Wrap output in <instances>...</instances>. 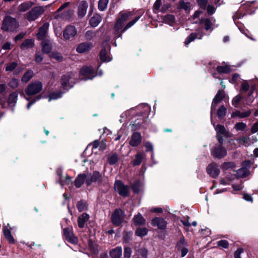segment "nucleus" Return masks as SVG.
<instances>
[{
  "label": "nucleus",
  "mask_w": 258,
  "mask_h": 258,
  "mask_svg": "<svg viewBox=\"0 0 258 258\" xmlns=\"http://www.w3.org/2000/svg\"><path fill=\"white\" fill-rule=\"evenodd\" d=\"M18 84L19 81L16 79H12L9 83V86L13 89L17 88L18 86Z\"/></svg>",
  "instance_id": "54"
},
{
  "label": "nucleus",
  "mask_w": 258,
  "mask_h": 258,
  "mask_svg": "<svg viewBox=\"0 0 258 258\" xmlns=\"http://www.w3.org/2000/svg\"><path fill=\"white\" fill-rule=\"evenodd\" d=\"M163 21L166 24L173 25L175 22V18L173 15H168L164 17Z\"/></svg>",
  "instance_id": "41"
},
{
  "label": "nucleus",
  "mask_w": 258,
  "mask_h": 258,
  "mask_svg": "<svg viewBox=\"0 0 258 258\" xmlns=\"http://www.w3.org/2000/svg\"><path fill=\"white\" fill-rule=\"evenodd\" d=\"M118 155L115 153H111L107 155V162L110 165H114L118 161Z\"/></svg>",
  "instance_id": "31"
},
{
  "label": "nucleus",
  "mask_w": 258,
  "mask_h": 258,
  "mask_svg": "<svg viewBox=\"0 0 258 258\" xmlns=\"http://www.w3.org/2000/svg\"><path fill=\"white\" fill-rule=\"evenodd\" d=\"M258 132V122L255 123L251 129V132L253 134Z\"/></svg>",
  "instance_id": "64"
},
{
  "label": "nucleus",
  "mask_w": 258,
  "mask_h": 258,
  "mask_svg": "<svg viewBox=\"0 0 258 258\" xmlns=\"http://www.w3.org/2000/svg\"><path fill=\"white\" fill-rule=\"evenodd\" d=\"M199 23L201 25H202L206 30L209 31L210 30L211 32L212 31V23L208 19H202L200 20Z\"/></svg>",
  "instance_id": "32"
},
{
  "label": "nucleus",
  "mask_w": 258,
  "mask_h": 258,
  "mask_svg": "<svg viewBox=\"0 0 258 258\" xmlns=\"http://www.w3.org/2000/svg\"><path fill=\"white\" fill-rule=\"evenodd\" d=\"M251 113V110H249L246 111L241 112L239 110H236L234 112H233L231 114L232 117H234L236 116L239 117L240 118H244L248 117L250 115Z\"/></svg>",
  "instance_id": "28"
},
{
  "label": "nucleus",
  "mask_w": 258,
  "mask_h": 258,
  "mask_svg": "<svg viewBox=\"0 0 258 258\" xmlns=\"http://www.w3.org/2000/svg\"><path fill=\"white\" fill-rule=\"evenodd\" d=\"M243 252L242 248H238L234 253V258H241L240 254Z\"/></svg>",
  "instance_id": "61"
},
{
  "label": "nucleus",
  "mask_w": 258,
  "mask_h": 258,
  "mask_svg": "<svg viewBox=\"0 0 258 258\" xmlns=\"http://www.w3.org/2000/svg\"><path fill=\"white\" fill-rule=\"evenodd\" d=\"M243 99V96L240 94H238L236 96L233 98L232 100V104L235 107H238L240 101Z\"/></svg>",
  "instance_id": "40"
},
{
  "label": "nucleus",
  "mask_w": 258,
  "mask_h": 258,
  "mask_svg": "<svg viewBox=\"0 0 258 258\" xmlns=\"http://www.w3.org/2000/svg\"><path fill=\"white\" fill-rule=\"evenodd\" d=\"M226 108L223 106L221 105L217 110V115L219 118L223 117L226 113Z\"/></svg>",
  "instance_id": "43"
},
{
  "label": "nucleus",
  "mask_w": 258,
  "mask_h": 258,
  "mask_svg": "<svg viewBox=\"0 0 258 258\" xmlns=\"http://www.w3.org/2000/svg\"><path fill=\"white\" fill-rule=\"evenodd\" d=\"M236 141L240 145L244 146L245 147L249 146L253 143V142H252L249 136L241 137L238 138Z\"/></svg>",
  "instance_id": "22"
},
{
  "label": "nucleus",
  "mask_w": 258,
  "mask_h": 258,
  "mask_svg": "<svg viewBox=\"0 0 258 258\" xmlns=\"http://www.w3.org/2000/svg\"><path fill=\"white\" fill-rule=\"evenodd\" d=\"M144 157V155L141 153L137 154L135 159L133 161V164L135 166L139 165Z\"/></svg>",
  "instance_id": "38"
},
{
  "label": "nucleus",
  "mask_w": 258,
  "mask_h": 258,
  "mask_svg": "<svg viewBox=\"0 0 258 258\" xmlns=\"http://www.w3.org/2000/svg\"><path fill=\"white\" fill-rule=\"evenodd\" d=\"M217 244L219 246H221L224 248L228 247L229 243L227 241L225 240H221L218 242Z\"/></svg>",
  "instance_id": "56"
},
{
  "label": "nucleus",
  "mask_w": 258,
  "mask_h": 258,
  "mask_svg": "<svg viewBox=\"0 0 258 258\" xmlns=\"http://www.w3.org/2000/svg\"><path fill=\"white\" fill-rule=\"evenodd\" d=\"M215 129L217 132V135L218 136H227L228 132L226 131L224 126L220 124L215 125V123H213Z\"/></svg>",
  "instance_id": "25"
},
{
  "label": "nucleus",
  "mask_w": 258,
  "mask_h": 258,
  "mask_svg": "<svg viewBox=\"0 0 258 258\" xmlns=\"http://www.w3.org/2000/svg\"><path fill=\"white\" fill-rule=\"evenodd\" d=\"M152 224L157 226L160 229H164L166 227L167 222L162 218L156 217L152 220Z\"/></svg>",
  "instance_id": "16"
},
{
  "label": "nucleus",
  "mask_w": 258,
  "mask_h": 258,
  "mask_svg": "<svg viewBox=\"0 0 258 258\" xmlns=\"http://www.w3.org/2000/svg\"><path fill=\"white\" fill-rule=\"evenodd\" d=\"M140 182L139 181H136L132 185L133 190L135 192H138L140 191Z\"/></svg>",
  "instance_id": "58"
},
{
  "label": "nucleus",
  "mask_w": 258,
  "mask_h": 258,
  "mask_svg": "<svg viewBox=\"0 0 258 258\" xmlns=\"http://www.w3.org/2000/svg\"><path fill=\"white\" fill-rule=\"evenodd\" d=\"M50 6V5H48L45 7L41 6L34 7L27 14L26 17L27 20L28 21H34L36 20L44 13L45 8Z\"/></svg>",
  "instance_id": "6"
},
{
  "label": "nucleus",
  "mask_w": 258,
  "mask_h": 258,
  "mask_svg": "<svg viewBox=\"0 0 258 258\" xmlns=\"http://www.w3.org/2000/svg\"><path fill=\"white\" fill-rule=\"evenodd\" d=\"M86 181V174H80L78 175L75 181V185L77 187H80Z\"/></svg>",
  "instance_id": "33"
},
{
  "label": "nucleus",
  "mask_w": 258,
  "mask_h": 258,
  "mask_svg": "<svg viewBox=\"0 0 258 258\" xmlns=\"http://www.w3.org/2000/svg\"><path fill=\"white\" fill-rule=\"evenodd\" d=\"M237 174L240 177H244L249 174V171L245 168H242L238 170Z\"/></svg>",
  "instance_id": "45"
},
{
  "label": "nucleus",
  "mask_w": 258,
  "mask_h": 258,
  "mask_svg": "<svg viewBox=\"0 0 258 258\" xmlns=\"http://www.w3.org/2000/svg\"><path fill=\"white\" fill-rule=\"evenodd\" d=\"M132 253V249L128 247H125L124 250V256L125 258H130Z\"/></svg>",
  "instance_id": "57"
},
{
  "label": "nucleus",
  "mask_w": 258,
  "mask_h": 258,
  "mask_svg": "<svg viewBox=\"0 0 258 258\" xmlns=\"http://www.w3.org/2000/svg\"><path fill=\"white\" fill-rule=\"evenodd\" d=\"M33 5V3L31 2H26L21 4L19 7V10L20 12H25Z\"/></svg>",
  "instance_id": "37"
},
{
  "label": "nucleus",
  "mask_w": 258,
  "mask_h": 258,
  "mask_svg": "<svg viewBox=\"0 0 258 258\" xmlns=\"http://www.w3.org/2000/svg\"><path fill=\"white\" fill-rule=\"evenodd\" d=\"M75 75L72 73H68L61 77L60 82L62 87L64 89H69L73 87L74 83Z\"/></svg>",
  "instance_id": "5"
},
{
  "label": "nucleus",
  "mask_w": 258,
  "mask_h": 258,
  "mask_svg": "<svg viewBox=\"0 0 258 258\" xmlns=\"http://www.w3.org/2000/svg\"><path fill=\"white\" fill-rule=\"evenodd\" d=\"M102 20L101 17L98 14L94 15L90 20V24L93 27L97 26Z\"/></svg>",
  "instance_id": "27"
},
{
  "label": "nucleus",
  "mask_w": 258,
  "mask_h": 258,
  "mask_svg": "<svg viewBox=\"0 0 258 258\" xmlns=\"http://www.w3.org/2000/svg\"><path fill=\"white\" fill-rule=\"evenodd\" d=\"M133 221L136 225H142L145 224V220L140 214L134 216Z\"/></svg>",
  "instance_id": "34"
},
{
  "label": "nucleus",
  "mask_w": 258,
  "mask_h": 258,
  "mask_svg": "<svg viewBox=\"0 0 258 258\" xmlns=\"http://www.w3.org/2000/svg\"><path fill=\"white\" fill-rule=\"evenodd\" d=\"M131 125H132V129L134 130H138L142 125V124H141V122L137 120H136L134 123L131 124Z\"/></svg>",
  "instance_id": "60"
},
{
  "label": "nucleus",
  "mask_w": 258,
  "mask_h": 258,
  "mask_svg": "<svg viewBox=\"0 0 258 258\" xmlns=\"http://www.w3.org/2000/svg\"><path fill=\"white\" fill-rule=\"evenodd\" d=\"M246 126V125L244 122H238L234 125V128L237 131H243Z\"/></svg>",
  "instance_id": "47"
},
{
  "label": "nucleus",
  "mask_w": 258,
  "mask_h": 258,
  "mask_svg": "<svg viewBox=\"0 0 258 258\" xmlns=\"http://www.w3.org/2000/svg\"><path fill=\"white\" fill-rule=\"evenodd\" d=\"M186 243L185 242V240L183 238H181L180 240L177 243V248L179 250L180 248H182V247H184L186 246Z\"/></svg>",
  "instance_id": "55"
},
{
  "label": "nucleus",
  "mask_w": 258,
  "mask_h": 258,
  "mask_svg": "<svg viewBox=\"0 0 258 258\" xmlns=\"http://www.w3.org/2000/svg\"><path fill=\"white\" fill-rule=\"evenodd\" d=\"M50 57L54 58L58 61H61L63 59L62 56L58 52H52L50 54Z\"/></svg>",
  "instance_id": "50"
},
{
  "label": "nucleus",
  "mask_w": 258,
  "mask_h": 258,
  "mask_svg": "<svg viewBox=\"0 0 258 258\" xmlns=\"http://www.w3.org/2000/svg\"><path fill=\"white\" fill-rule=\"evenodd\" d=\"M33 72L31 70H28L24 74L22 77V82L25 83H27L33 77Z\"/></svg>",
  "instance_id": "36"
},
{
  "label": "nucleus",
  "mask_w": 258,
  "mask_h": 258,
  "mask_svg": "<svg viewBox=\"0 0 258 258\" xmlns=\"http://www.w3.org/2000/svg\"><path fill=\"white\" fill-rule=\"evenodd\" d=\"M233 167V163H231V162L225 163L222 166V169H223L224 170L227 169L229 168H232Z\"/></svg>",
  "instance_id": "62"
},
{
  "label": "nucleus",
  "mask_w": 258,
  "mask_h": 258,
  "mask_svg": "<svg viewBox=\"0 0 258 258\" xmlns=\"http://www.w3.org/2000/svg\"><path fill=\"white\" fill-rule=\"evenodd\" d=\"M77 32L75 27L68 26L63 31V36L64 39L69 40L77 35Z\"/></svg>",
  "instance_id": "13"
},
{
  "label": "nucleus",
  "mask_w": 258,
  "mask_h": 258,
  "mask_svg": "<svg viewBox=\"0 0 258 258\" xmlns=\"http://www.w3.org/2000/svg\"><path fill=\"white\" fill-rule=\"evenodd\" d=\"M34 44V40L32 39L25 40L21 44V48L22 49L31 48Z\"/></svg>",
  "instance_id": "35"
},
{
  "label": "nucleus",
  "mask_w": 258,
  "mask_h": 258,
  "mask_svg": "<svg viewBox=\"0 0 258 258\" xmlns=\"http://www.w3.org/2000/svg\"><path fill=\"white\" fill-rule=\"evenodd\" d=\"M141 134L139 133H135L132 136L130 144L133 147H136L141 142Z\"/></svg>",
  "instance_id": "21"
},
{
  "label": "nucleus",
  "mask_w": 258,
  "mask_h": 258,
  "mask_svg": "<svg viewBox=\"0 0 258 258\" xmlns=\"http://www.w3.org/2000/svg\"><path fill=\"white\" fill-rule=\"evenodd\" d=\"M88 247L89 249L92 251L93 254H97L98 252L97 245L93 242L91 240H89Z\"/></svg>",
  "instance_id": "39"
},
{
  "label": "nucleus",
  "mask_w": 258,
  "mask_h": 258,
  "mask_svg": "<svg viewBox=\"0 0 258 258\" xmlns=\"http://www.w3.org/2000/svg\"><path fill=\"white\" fill-rule=\"evenodd\" d=\"M217 70L219 73H227L230 72V68L227 66H218L217 67Z\"/></svg>",
  "instance_id": "46"
},
{
  "label": "nucleus",
  "mask_w": 258,
  "mask_h": 258,
  "mask_svg": "<svg viewBox=\"0 0 258 258\" xmlns=\"http://www.w3.org/2000/svg\"><path fill=\"white\" fill-rule=\"evenodd\" d=\"M88 8V4L85 1H82L79 5L78 9V14L81 17H83L85 15L87 9Z\"/></svg>",
  "instance_id": "26"
},
{
  "label": "nucleus",
  "mask_w": 258,
  "mask_h": 258,
  "mask_svg": "<svg viewBox=\"0 0 258 258\" xmlns=\"http://www.w3.org/2000/svg\"><path fill=\"white\" fill-rule=\"evenodd\" d=\"M203 33L201 31L192 33L186 38L184 43L186 45H187L196 38H198V39H201L203 38Z\"/></svg>",
  "instance_id": "17"
},
{
  "label": "nucleus",
  "mask_w": 258,
  "mask_h": 258,
  "mask_svg": "<svg viewBox=\"0 0 258 258\" xmlns=\"http://www.w3.org/2000/svg\"><path fill=\"white\" fill-rule=\"evenodd\" d=\"M63 235L66 239L72 244H77L78 239L74 234L72 228H66L63 229Z\"/></svg>",
  "instance_id": "12"
},
{
  "label": "nucleus",
  "mask_w": 258,
  "mask_h": 258,
  "mask_svg": "<svg viewBox=\"0 0 258 258\" xmlns=\"http://www.w3.org/2000/svg\"><path fill=\"white\" fill-rule=\"evenodd\" d=\"M18 95L16 93H13L10 94L9 98V103H15L17 100Z\"/></svg>",
  "instance_id": "53"
},
{
  "label": "nucleus",
  "mask_w": 258,
  "mask_h": 258,
  "mask_svg": "<svg viewBox=\"0 0 258 258\" xmlns=\"http://www.w3.org/2000/svg\"><path fill=\"white\" fill-rule=\"evenodd\" d=\"M249 88V84L247 82L245 81L241 84V92H246Z\"/></svg>",
  "instance_id": "59"
},
{
  "label": "nucleus",
  "mask_w": 258,
  "mask_h": 258,
  "mask_svg": "<svg viewBox=\"0 0 258 258\" xmlns=\"http://www.w3.org/2000/svg\"><path fill=\"white\" fill-rule=\"evenodd\" d=\"M42 50L44 53H48L52 49V46L50 42L48 40H44L41 43Z\"/></svg>",
  "instance_id": "30"
},
{
  "label": "nucleus",
  "mask_w": 258,
  "mask_h": 258,
  "mask_svg": "<svg viewBox=\"0 0 258 258\" xmlns=\"http://www.w3.org/2000/svg\"><path fill=\"white\" fill-rule=\"evenodd\" d=\"M109 48L108 47L107 49H102L100 52V58L102 61H109L111 60V58L109 54Z\"/></svg>",
  "instance_id": "23"
},
{
  "label": "nucleus",
  "mask_w": 258,
  "mask_h": 258,
  "mask_svg": "<svg viewBox=\"0 0 258 258\" xmlns=\"http://www.w3.org/2000/svg\"><path fill=\"white\" fill-rule=\"evenodd\" d=\"M114 189L122 197H126L129 196L130 189L128 186L124 185L120 180H116L115 182Z\"/></svg>",
  "instance_id": "7"
},
{
  "label": "nucleus",
  "mask_w": 258,
  "mask_h": 258,
  "mask_svg": "<svg viewBox=\"0 0 258 258\" xmlns=\"http://www.w3.org/2000/svg\"><path fill=\"white\" fill-rule=\"evenodd\" d=\"M89 216L86 213H83L78 218V226L80 228H84L86 222L89 220Z\"/></svg>",
  "instance_id": "24"
},
{
  "label": "nucleus",
  "mask_w": 258,
  "mask_h": 258,
  "mask_svg": "<svg viewBox=\"0 0 258 258\" xmlns=\"http://www.w3.org/2000/svg\"><path fill=\"white\" fill-rule=\"evenodd\" d=\"M80 74L85 80L92 79L95 76V73L92 67H84L80 71Z\"/></svg>",
  "instance_id": "10"
},
{
  "label": "nucleus",
  "mask_w": 258,
  "mask_h": 258,
  "mask_svg": "<svg viewBox=\"0 0 258 258\" xmlns=\"http://www.w3.org/2000/svg\"><path fill=\"white\" fill-rule=\"evenodd\" d=\"M227 154V151L225 149L221 146H218L215 147L212 155L213 156L218 158H222L225 156Z\"/></svg>",
  "instance_id": "19"
},
{
  "label": "nucleus",
  "mask_w": 258,
  "mask_h": 258,
  "mask_svg": "<svg viewBox=\"0 0 258 258\" xmlns=\"http://www.w3.org/2000/svg\"><path fill=\"white\" fill-rule=\"evenodd\" d=\"M96 36L95 32L92 31H88L86 32L85 37L87 40H91Z\"/></svg>",
  "instance_id": "52"
},
{
  "label": "nucleus",
  "mask_w": 258,
  "mask_h": 258,
  "mask_svg": "<svg viewBox=\"0 0 258 258\" xmlns=\"http://www.w3.org/2000/svg\"><path fill=\"white\" fill-rule=\"evenodd\" d=\"M42 88L43 85L40 81H33L26 88L25 92L27 95H34L40 92Z\"/></svg>",
  "instance_id": "4"
},
{
  "label": "nucleus",
  "mask_w": 258,
  "mask_h": 258,
  "mask_svg": "<svg viewBox=\"0 0 258 258\" xmlns=\"http://www.w3.org/2000/svg\"><path fill=\"white\" fill-rule=\"evenodd\" d=\"M77 207L79 212H82L86 210L87 205L86 203H84L82 201H79L77 203Z\"/></svg>",
  "instance_id": "48"
},
{
  "label": "nucleus",
  "mask_w": 258,
  "mask_h": 258,
  "mask_svg": "<svg viewBox=\"0 0 258 258\" xmlns=\"http://www.w3.org/2000/svg\"><path fill=\"white\" fill-rule=\"evenodd\" d=\"M108 0H99L98 2V9L100 11L105 10L107 6Z\"/></svg>",
  "instance_id": "42"
},
{
  "label": "nucleus",
  "mask_w": 258,
  "mask_h": 258,
  "mask_svg": "<svg viewBox=\"0 0 258 258\" xmlns=\"http://www.w3.org/2000/svg\"><path fill=\"white\" fill-rule=\"evenodd\" d=\"M17 66V64L16 62H12L8 63L6 67V71H12L16 68Z\"/></svg>",
  "instance_id": "51"
},
{
  "label": "nucleus",
  "mask_w": 258,
  "mask_h": 258,
  "mask_svg": "<svg viewBox=\"0 0 258 258\" xmlns=\"http://www.w3.org/2000/svg\"><path fill=\"white\" fill-rule=\"evenodd\" d=\"M61 96V93L59 92H54L50 94L48 96V101H50L51 100L57 99Z\"/></svg>",
  "instance_id": "49"
},
{
  "label": "nucleus",
  "mask_w": 258,
  "mask_h": 258,
  "mask_svg": "<svg viewBox=\"0 0 258 258\" xmlns=\"http://www.w3.org/2000/svg\"><path fill=\"white\" fill-rule=\"evenodd\" d=\"M125 217L124 213L121 209H116L112 215V222L116 226L119 225Z\"/></svg>",
  "instance_id": "9"
},
{
  "label": "nucleus",
  "mask_w": 258,
  "mask_h": 258,
  "mask_svg": "<svg viewBox=\"0 0 258 258\" xmlns=\"http://www.w3.org/2000/svg\"><path fill=\"white\" fill-rule=\"evenodd\" d=\"M207 173L213 177H216L220 173V170L216 164H210L207 168Z\"/></svg>",
  "instance_id": "18"
},
{
  "label": "nucleus",
  "mask_w": 258,
  "mask_h": 258,
  "mask_svg": "<svg viewBox=\"0 0 258 258\" xmlns=\"http://www.w3.org/2000/svg\"><path fill=\"white\" fill-rule=\"evenodd\" d=\"M148 229L146 228H138L136 231V234L139 236L143 237L147 235Z\"/></svg>",
  "instance_id": "44"
},
{
  "label": "nucleus",
  "mask_w": 258,
  "mask_h": 258,
  "mask_svg": "<svg viewBox=\"0 0 258 258\" xmlns=\"http://www.w3.org/2000/svg\"><path fill=\"white\" fill-rule=\"evenodd\" d=\"M92 43L89 42H83L79 44L77 48L76 51L79 53H83L90 50L92 47Z\"/></svg>",
  "instance_id": "14"
},
{
  "label": "nucleus",
  "mask_w": 258,
  "mask_h": 258,
  "mask_svg": "<svg viewBox=\"0 0 258 258\" xmlns=\"http://www.w3.org/2000/svg\"><path fill=\"white\" fill-rule=\"evenodd\" d=\"M48 27V23H45L39 29L38 32L36 35L38 39L43 40L46 38Z\"/></svg>",
  "instance_id": "15"
},
{
  "label": "nucleus",
  "mask_w": 258,
  "mask_h": 258,
  "mask_svg": "<svg viewBox=\"0 0 258 258\" xmlns=\"http://www.w3.org/2000/svg\"><path fill=\"white\" fill-rule=\"evenodd\" d=\"M162 3V0H156L154 5V9L159 10Z\"/></svg>",
  "instance_id": "63"
},
{
  "label": "nucleus",
  "mask_w": 258,
  "mask_h": 258,
  "mask_svg": "<svg viewBox=\"0 0 258 258\" xmlns=\"http://www.w3.org/2000/svg\"><path fill=\"white\" fill-rule=\"evenodd\" d=\"M61 172L62 170L61 169H57V173L59 176V182L61 185L62 186L65 184H69L70 183H71L72 178L68 175H66L64 177H63L61 174Z\"/></svg>",
  "instance_id": "20"
},
{
  "label": "nucleus",
  "mask_w": 258,
  "mask_h": 258,
  "mask_svg": "<svg viewBox=\"0 0 258 258\" xmlns=\"http://www.w3.org/2000/svg\"><path fill=\"white\" fill-rule=\"evenodd\" d=\"M111 258H120L122 255V248L121 247H116L112 249L109 253Z\"/></svg>",
  "instance_id": "29"
},
{
  "label": "nucleus",
  "mask_w": 258,
  "mask_h": 258,
  "mask_svg": "<svg viewBox=\"0 0 258 258\" xmlns=\"http://www.w3.org/2000/svg\"><path fill=\"white\" fill-rule=\"evenodd\" d=\"M225 96L224 91L223 90H219L216 96L214 98L211 109V115L215 111L217 104L224 98Z\"/></svg>",
  "instance_id": "11"
},
{
  "label": "nucleus",
  "mask_w": 258,
  "mask_h": 258,
  "mask_svg": "<svg viewBox=\"0 0 258 258\" xmlns=\"http://www.w3.org/2000/svg\"><path fill=\"white\" fill-rule=\"evenodd\" d=\"M86 174V183L90 185L92 182H97L101 183L102 180V177L101 174L97 171H94L92 173H87Z\"/></svg>",
  "instance_id": "8"
},
{
  "label": "nucleus",
  "mask_w": 258,
  "mask_h": 258,
  "mask_svg": "<svg viewBox=\"0 0 258 258\" xmlns=\"http://www.w3.org/2000/svg\"><path fill=\"white\" fill-rule=\"evenodd\" d=\"M18 27L19 24L16 19L8 16L4 18L1 28L5 31L13 32Z\"/></svg>",
  "instance_id": "3"
},
{
  "label": "nucleus",
  "mask_w": 258,
  "mask_h": 258,
  "mask_svg": "<svg viewBox=\"0 0 258 258\" xmlns=\"http://www.w3.org/2000/svg\"><path fill=\"white\" fill-rule=\"evenodd\" d=\"M133 15V13L129 12L123 13L118 18L114 27L115 34L117 37H121L122 33L133 26L140 18V16L136 17L134 20L129 22L122 29L123 24L126 21L129 17Z\"/></svg>",
  "instance_id": "1"
},
{
  "label": "nucleus",
  "mask_w": 258,
  "mask_h": 258,
  "mask_svg": "<svg viewBox=\"0 0 258 258\" xmlns=\"http://www.w3.org/2000/svg\"><path fill=\"white\" fill-rule=\"evenodd\" d=\"M142 108L144 109V110L142 112H140V115H143V114L147 113L150 110V107L148 104H141L137 107L132 108L126 111L121 115V117L123 118L124 116H126L130 118H133L135 114H139V111H141Z\"/></svg>",
  "instance_id": "2"
}]
</instances>
